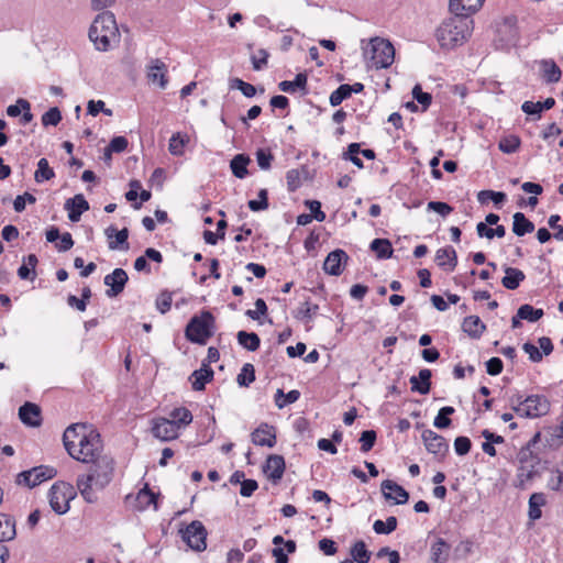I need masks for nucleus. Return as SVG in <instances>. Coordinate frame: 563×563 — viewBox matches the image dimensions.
<instances>
[{"instance_id": "nucleus-1", "label": "nucleus", "mask_w": 563, "mask_h": 563, "mask_svg": "<svg viewBox=\"0 0 563 563\" xmlns=\"http://www.w3.org/2000/svg\"><path fill=\"white\" fill-rule=\"evenodd\" d=\"M114 474V461L109 455H103L91 462L89 472L77 477L76 486L89 504L98 500L97 492L103 490L112 481Z\"/></svg>"}, {"instance_id": "nucleus-2", "label": "nucleus", "mask_w": 563, "mask_h": 563, "mask_svg": "<svg viewBox=\"0 0 563 563\" xmlns=\"http://www.w3.org/2000/svg\"><path fill=\"white\" fill-rule=\"evenodd\" d=\"M472 30L473 20L470 16L454 14L438 27L437 38L442 47L453 48L464 43Z\"/></svg>"}, {"instance_id": "nucleus-3", "label": "nucleus", "mask_w": 563, "mask_h": 563, "mask_svg": "<svg viewBox=\"0 0 563 563\" xmlns=\"http://www.w3.org/2000/svg\"><path fill=\"white\" fill-rule=\"evenodd\" d=\"M88 35L98 51H109L111 41L118 36L114 14L110 11L99 13L92 21Z\"/></svg>"}, {"instance_id": "nucleus-4", "label": "nucleus", "mask_w": 563, "mask_h": 563, "mask_svg": "<svg viewBox=\"0 0 563 563\" xmlns=\"http://www.w3.org/2000/svg\"><path fill=\"white\" fill-rule=\"evenodd\" d=\"M214 317L209 311H202L194 316L188 322L185 335L188 341L197 344H206L213 334Z\"/></svg>"}, {"instance_id": "nucleus-5", "label": "nucleus", "mask_w": 563, "mask_h": 563, "mask_svg": "<svg viewBox=\"0 0 563 563\" xmlns=\"http://www.w3.org/2000/svg\"><path fill=\"white\" fill-rule=\"evenodd\" d=\"M364 55L371 59L373 67L387 68L394 63L395 48L389 41L374 37L364 49Z\"/></svg>"}, {"instance_id": "nucleus-6", "label": "nucleus", "mask_w": 563, "mask_h": 563, "mask_svg": "<svg viewBox=\"0 0 563 563\" xmlns=\"http://www.w3.org/2000/svg\"><path fill=\"white\" fill-rule=\"evenodd\" d=\"M76 496L73 485L66 482L55 483L48 492L51 508L58 515L69 510V501Z\"/></svg>"}, {"instance_id": "nucleus-7", "label": "nucleus", "mask_w": 563, "mask_h": 563, "mask_svg": "<svg viewBox=\"0 0 563 563\" xmlns=\"http://www.w3.org/2000/svg\"><path fill=\"white\" fill-rule=\"evenodd\" d=\"M183 541L194 551L202 552L207 548V530L199 520L191 521L184 529L179 530Z\"/></svg>"}, {"instance_id": "nucleus-8", "label": "nucleus", "mask_w": 563, "mask_h": 563, "mask_svg": "<svg viewBox=\"0 0 563 563\" xmlns=\"http://www.w3.org/2000/svg\"><path fill=\"white\" fill-rule=\"evenodd\" d=\"M102 441L100 433L95 429L90 431V437L86 440V445L82 449H75L69 454L73 459L81 463H91L99 457H102Z\"/></svg>"}, {"instance_id": "nucleus-9", "label": "nucleus", "mask_w": 563, "mask_h": 563, "mask_svg": "<svg viewBox=\"0 0 563 563\" xmlns=\"http://www.w3.org/2000/svg\"><path fill=\"white\" fill-rule=\"evenodd\" d=\"M57 471L48 465L35 466L29 471H23L18 475L16 483L33 488L43 482L55 477Z\"/></svg>"}, {"instance_id": "nucleus-10", "label": "nucleus", "mask_w": 563, "mask_h": 563, "mask_svg": "<svg viewBox=\"0 0 563 563\" xmlns=\"http://www.w3.org/2000/svg\"><path fill=\"white\" fill-rule=\"evenodd\" d=\"M525 407L521 408L520 417L539 418L547 415L550 410V402L543 395H530L525 398Z\"/></svg>"}, {"instance_id": "nucleus-11", "label": "nucleus", "mask_w": 563, "mask_h": 563, "mask_svg": "<svg viewBox=\"0 0 563 563\" xmlns=\"http://www.w3.org/2000/svg\"><path fill=\"white\" fill-rule=\"evenodd\" d=\"M422 441L429 453L443 457L449 451V444L444 437L427 429L421 434Z\"/></svg>"}, {"instance_id": "nucleus-12", "label": "nucleus", "mask_w": 563, "mask_h": 563, "mask_svg": "<svg viewBox=\"0 0 563 563\" xmlns=\"http://www.w3.org/2000/svg\"><path fill=\"white\" fill-rule=\"evenodd\" d=\"M129 280V276L123 268H115L112 273L104 276L103 283L109 289L106 290V295L109 298L119 296L123 290Z\"/></svg>"}, {"instance_id": "nucleus-13", "label": "nucleus", "mask_w": 563, "mask_h": 563, "mask_svg": "<svg viewBox=\"0 0 563 563\" xmlns=\"http://www.w3.org/2000/svg\"><path fill=\"white\" fill-rule=\"evenodd\" d=\"M178 424L175 420L156 418L153 421V435L162 441H170L178 437Z\"/></svg>"}, {"instance_id": "nucleus-14", "label": "nucleus", "mask_w": 563, "mask_h": 563, "mask_svg": "<svg viewBox=\"0 0 563 563\" xmlns=\"http://www.w3.org/2000/svg\"><path fill=\"white\" fill-rule=\"evenodd\" d=\"M91 430H95V428L88 423H73L67 427L63 434V442L67 453L73 454L71 451H75V444L77 445L81 435Z\"/></svg>"}, {"instance_id": "nucleus-15", "label": "nucleus", "mask_w": 563, "mask_h": 563, "mask_svg": "<svg viewBox=\"0 0 563 563\" xmlns=\"http://www.w3.org/2000/svg\"><path fill=\"white\" fill-rule=\"evenodd\" d=\"M166 74L167 66L163 60L158 58L151 59L146 71V76L150 82L157 84L161 89H165L168 84Z\"/></svg>"}, {"instance_id": "nucleus-16", "label": "nucleus", "mask_w": 563, "mask_h": 563, "mask_svg": "<svg viewBox=\"0 0 563 563\" xmlns=\"http://www.w3.org/2000/svg\"><path fill=\"white\" fill-rule=\"evenodd\" d=\"M263 472L273 483L283 478L285 472V459L282 455H269L263 466Z\"/></svg>"}, {"instance_id": "nucleus-17", "label": "nucleus", "mask_w": 563, "mask_h": 563, "mask_svg": "<svg viewBox=\"0 0 563 563\" xmlns=\"http://www.w3.org/2000/svg\"><path fill=\"white\" fill-rule=\"evenodd\" d=\"M349 256L343 250H334L330 252L323 263V269L327 274L339 276L343 272V262L347 261Z\"/></svg>"}, {"instance_id": "nucleus-18", "label": "nucleus", "mask_w": 563, "mask_h": 563, "mask_svg": "<svg viewBox=\"0 0 563 563\" xmlns=\"http://www.w3.org/2000/svg\"><path fill=\"white\" fill-rule=\"evenodd\" d=\"M383 495L386 499H394L396 505H404L409 499L408 492L397 483L386 479L380 485Z\"/></svg>"}, {"instance_id": "nucleus-19", "label": "nucleus", "mask_w": 563, "mask_h": 563, "mask_svg": "<svg viewBox=\"0 0 563 563\" xmlns=\"http://www.w3.org/2000/svg\"><path fill=\"white\" fill-rule=\"evenodd\" d=\"M104 234L109 240L108 247L110 250H129V230L126 228L118 231L113 225H110L104 230Z\"/></svg>"}, {"instance_id": "nucleus-20", "label": "nucleus", "mask_w": 563, "mask_h": 563, "mask_svg": "<svg viewBox=\"0 0 563 563\" xmlns=\"http://www.w3.org/2000/svg\"><path fill=\"white\" fill-rule=\"evenodd\" d=\"M252 442L255 445L273 448L276 444V433L273 426L262 423L252 433Z\"/></svg>"}, {"instance_id": "nucleus-21", "label": "nucleus", "mask_w": 563, "mask_h": 563, "mask_svg": "<svg viewBox=\"0 0 563 563\" xmlns=\"http://www.w3.org/2000/svg\"><path fill=\"white\" fill-rule=\"evenodd\" d=\"M65 209L68 211V219L71 222H78L81 214L89 209V203L82 195H76L65 202Z\"/></svg>"}, {"instance_id": "nucleus-22", "label": "nucleus", "mask_w": 563, "mask_h": 563, "mask_svg": "<svg viewBox=\"0 0 563 563\" xmlns=\"http://www.w3.org/2000/svg\"><path fill=\"white\" fill-rule=\"evenodd\" d=\"M19 418L29 427H38L41 424V408L27 401L19 408Z\"/></svg>"}, {"instance_id": "nucleus-23", "label": "nucleus", "mask_w": 563, "mask_h": 563, "mask_svg": "<svg viewBox=\"0 0 563 563\" xmlns=\"http://www.w3.org/2000/svg\"><path fill=\"white\" fill-rule=\"evenodd\" d=\"M213 375V369L203 362L201 367L194 371L189 377L192 389L196 391L203 390L206 384L212 380Z\"/></svg>"}, {"instance_id": "nucleus-24", "label": "nucleus", "mask_w": 563, "mask_h": 563, "mask_svg": "<svg viewBox=\"0 0 563 563\" xmlns=\"http://www.w3.org/2000/svg\"><path fill=\"white\" fill-rule=\"evenodd\" d=\"M484 0H450V10L453 14L470 16L479 10Z\"/></svg>"}, {"instance_id": "nucleus-25", "label": "nucleus", "mask_w": 563, "mask_h": 563, "mask_svg": "<svg viewBox=\"0 0 563 563\" xmlns=\"http://www.w3.org/2000/svg\"><path fill=\"white\" fill-rule=\"evenodd\" d=\"M431 376L432 373L430 369H420L418 376H411L409 379L411 384V390L421 395H427L431 388Z\"/></svg>"}, {"instance_id": "nucleus-26", "label": "nucleus", "mask_w": 563, "mask_h": 563, "mask_svg": "<svg viewBox=\"0 0 563 563\" xmlns=\"http://www.w3.org/2000/svg\"><path fill=\"white\" fill-rule=\"evenodd\" d=\"M540 464L519 465L516 475V486L525 489L527 484L539 475L538 466Z\"/></svg>"}, {"instance_id": "nucleus-27", "label": "nucleus", "mask_w": 563, "mask_h": 563, "mask_svg": "<svg viewBox=\"0 0 563 563\" xmlns=\"http://www.w3.org/2000/svg\"><path fill=\"white\" fill-rule=\"evenodd\" d=\"M435 262L440 267L453 271L457 265V255L452 246L439 249L435 253Z\"/></svg>"}, {"instance_id": "nucleus-28", "label": "nucleus", "mask_w": 563, "mask_h": 563, "mask_svg": "<svg viewBox=\"0 0 563 563\" xmlns=\"http://www.w3.org/2000/svg\"><path fill=\"white\" fill-rule=\"evenodd\" d=\"M462 330L473 339H479L486 330L485 323L477 316H468L462 322Z\"/></svg>"}, {"instance_id": "nucleus-29", "label": "nucleus", "mask_w": 563, "mask_h": 563, "mask_svg": "<svg viewBox=\"0 0 563 563\" xmlns=\"http://www.w3.org/2000/svg\"><path fill=\"white\" fill-rule=\"evenodd\" d=\"M505 276L501 279V284L506 289L515 290L517 289L521 282L525 280L526 275L525 273L515 267H506L505 268Z\"/></svg>"}, {"instance_id": "nucleus-30", "label": "nucleus", "mask_w": 563, "mask_h": 563, "mask_svg": "<svg viewBox=\"0 0 563 563\" xmlns=\"http://www.w3.org/2000/svg\"><path fill=\"white\" fill-rule=\"evenodd\" d=\"M38 260L35 254H29L23 258V264L18 269V276L23 280H34L36 277L35 267Z\"/></svg>"}, {"instance_id": "nucleus-31", "label": "nucleus", "mask_w": 563, "mask_h": 563, "mask_svg": "<svg viewBox=\"0 0 563 563\" xmlns=\"http://www.w3.org/2000/svg\"><path fill=\"white\" fill-rule=\"evenodd\" d=\"M512 232L517 236H523L534 231V224L522 212H516L512 217Z\"/></svg>"}, {"instance_id": "nucleus-32", "label": "nucleus", "mask_w": 563, "mask_h": 563, "mask_svg": "<svg viewBox=\"0 0 563 563\" xmlns=\"http://www.w3.org/2000/svg\"><path fill=\"white\" fill-rule=\"evenodd\" d=\"M542 78L550 84L558 82L561 79L562 71L552 59H543L540 63Z\"/></svg>"}, {"instance_id": "nucleus-33", "label": "nucleus", "mask_w": 563, "mask_h": 563, "mask_svg": "<svg viewBox=\"0 0 563 563\" xmlns=\"http://www.w3.org/2000/svg\"><path fill=\"white\" fill-rule=\"evenodd\" d=\"M15 534L14 519L7 514H0V542L10 541Z\"/></svg>"}, {"instance_id": "nucleus-34", "label": "nucleus", "mask_w": 563, "mask_h": 563, "mask_svg": "<svg viewBox=\"0 0 563 563\" xmlns=\"http://www.w3.org/2000/svg\"><path fill=\"white\" fill-rule=\"evenodd\" d=\"M308 77L305 73H299L296 75L292 81L283 80L278 84L279 90L288 93L295 92L297 89L306 92Z\"/></svg>"}, {"instance_id": "nucleus-35", "label": "nucleus", "mask_w": 563, "mask_h": 563, "mask_svg": "<svg viewBox=\"0 0 563 563\" xmlns=\"http://www.w3.org/2000/svg\"><path fill=\"white\" fill-rule=\"evenodd\" d=\"M250 163V157L245 154L235 155L230 162V168L232 174L240 179H243L247 176V165Z\"/></svg>"}, {"instance_id": "nucleus-36", "label": "nucleus", "mask_w": 563, "mask_h": 563, "mask_svg": "<svg viewBox=\"0 0 563 563\" xmlns=\"http://www.w3.org/2000/svg\"><path fill=\"white\" fill-rule=\"evenodd\" d=\"M545 495L543 493H533L529 498V519L536 521L541 518V507L545 505Z\"/></svg>"}, {"instance_id": "nucleus-37", "label": "nucleus", "mask_w": 563, "mask_h": 563, "mask_svg": "<svg viewBox=\"0 0 563 563\" xmlns=\"http://www.w3.org/2000/svg\"><path fill=\"white\" fill-rule=\"evenodd\" d=\"M554 104H555V100L550 97V98H547L542 102L541 101H538V102L525 101L521 106V110L529 115H533V114L540 115V113L543 110H550L554 107Z\"/></svg>"}, {"instance_id": "nucleus-38", "label": "nucleus", "mask_w": 563, "mask_h": 563, "mask_svg": "<svg viewBox=\"0 0 563 563\" xmlns=\"http://www.w3.org/2000/svg\"><path fill=\"white\" fill-rule=\"evenodd\" d=\"M369 249L376 253L379 260L390 258L394 250L391 243L387 239H375L372 241Z\"/></svg>"}, {"instance_id": "nucleus-39", "label": "nucleus", "mask_w": 563, "mask_h": 563, "mask_svg": "<svg viewBox=\"0 0 563 563\" xmlns=\"http://www.w3.org/2000/svg\"><path fill=\"white\" fill-rule=\"evenodd\" d=\"M516 22H517L516 18H514V16L506 18L503 25L498 29L499 33L506 34V38H505L506 44H515L519 38V33H518V29L516 26Z\"/></svg>"}, {"instance_id": "nucleus-40", "label": "nucleus", "mask_w": 563, "mask_h": 563, "mask_svg": "<svg viewBox=\"0 0 563 563\" xmlns=\"http://www.w3.org/2000/svg\"><path fill=\"white\" fill-rule=\"evenodd\" d=\"M236 339L240 345L251 352L256 351L261 344L260 336L255 332L239 331Z\"/></svg>"}, {"instance_id": "nucleus-41", "label": "nucleus", "mask_w": 563, "mask_h": 563, "mask_svg": "<svg viewBox=\"0 0 563 563\" xmlns=\"http://www.w3.org/2000/svg\"><path fill=\"white\" fill-rule=\"evenodd\" d=\"M450 545L441 538H439L431 547V562L444 563L448 559Z\"/></svg>"}, {"instance_id": "nucleus-42", "label": "nucleus", "mask_w": 563, "mask_h": 563, "mask_svg": "<svg viewBox=\"0 0 563 563\" xmlns=\"http://www.w3.org/2000/svg\"><path fill=\"white\" fill-rule=\"evenodd\" d=\"M350 554L352 556L351 560H353V563H367L372 555L371 551L367 550L365 542L362 540L356 541L352 545Z\"/></svg>"}, {"instance_id": "nucleus-43", "label": "nucleus", "mask_w": 563, "mask_h": 563, "mask_svg": "<svg viewBox=\"0 0 563 563\" xmlns=\"http://www.w3.org/2000/svg\"><path fill=\"white\" fill-rule=\"evenodd\" d=\"M517 311L519 318H521L522 320H527L529 322H537L544 314L542 309L534 308L529 303L520 306Z\"/></svg>"}, {"instance_id": "nucleus-44", "label": "nucleus", "mask_w": 563, "mask_h": 563, "mask_svg": "<svg viewBox=\"0 0 563 563\" xmlns=\"http://www.w3.org/2000/svg\"><path fill=\"white\" fill-rule=\"evenodd\" d=\"M55 177V173L53 168L49 167L48 161L46 158H41L37 162V169L34 174V179L36 183H43L46 180H51Z\"/></svg>"}, {"instance_id": "nucleus-45", "label": "nucleus", "mask_w": 563, "mask_h": 563, "mask_svg": "<svg viewBox=\"0 0 563 563\" xmlns=\"http://www.w3.org/2000/svg\"><path fill=\"white\" fill-rule=\"evenodd\" d=\"M300 398V393L297 389H292L287 394H284L283 389H277L275 394V404L282 409L287 405L296 402Z\"/></svg>"}, {"instance_id": "nucleus-46", "label": "nucleus", "mask_w": 563, "mask_h": 563, "mask_svg": "<svg viewBox=\"0 0 563 563\" xmlns=\"http://www.w3.org/2000/svg\"><path fill=\"white\" fill-rule=\"evenodd\" d=\"M255 380V368L251 363H245L238 374L236 383L241 387H249Z\"/></svg>"}, {"instance_id": "nucleus-47", "label": "nucleus", "mask_w": 563, "mask_h": 563, "mask_svg": "<svg viewBox=\"0 0 563 563\" xmlns=\"http://www.w3.org/2000/svg\"><path fill=\"white\" fill-rule=\"evenodd\" d=\"M455 412V409L451 406L442 407L434 418L433 426L438 429H446L451 426V415Z\"/></svg>"}, {"instance_id": "nucleus-48", "label": "nucleus", "mask_w": 563, "mask_h": 563, "mask_svg": "<svg viewBox=\"0 0 563 563\" xmlns=\"http://www.w3.org/2000/svg\"><path fill=\"white\" fill-rule=\"evenodd\" d=\"M169 416H170L169 420H175L177 422L178 429L180 427H186V426L190 424L192 421L191 412L185 407H179V408L173 409Z\"/></svg>"}, {"instance_id": "nucleus-49", "label": "nucleus", "mask_w": 563, "mask_h": 563, "mask_svg": "<svg viewBox=\"0 0 563 563\" xmlns=\"http://www.w3.org/2000/svg\"><path fill=\"white\" fill-rule=\"evenodd\" d=\"M397 523V518L390 516L386 519V521L376 520L373 525V529L377 534H389L396 530Z\"/></svg>"}, {"instance_id": "nucleus-50", "label": "nucleus", "mask_w": 563, "mask_h": 563, "mask_svg": "<svg viewBox=\"0 0 563 563\" xmlns=\"http://www.w3.org/2000/svg\"><path fill=\"white\" fill-rule=\"evenodd\" d=\"M230 88L240 90L246 98H252L256 95L257 89L252 84H249L240 78L230 79Z\"/></svg>"}, {"instance_id": "nucleus-51", "label": "nucleus", "mask_w": 563, "mask_h": 563, "mask_svg": "<svg viewBox=\"0 0 563 563\" xmlns=\"http://www.w3.org/2000/svg\"><path fill=\"white\" fill-rule=\"evenodd\" d=\"M520 139L516 135H507L499 141L498 147L503 153L512 154L520 147Z\"/></svg>"}, {"instance_id": "nucleus-52", "label": "nucleus", "mask_w": 563, "mask_h": 563, "mask_svg": "<svg viewBox=\"0 0 563 563\" xmlns=\"http://www.w3.org/2000/svg\"><path fill=\"white\" fill-rule=\"evenodd\" d=\"M350 97H351L350 85L343 84V85H340L330 95L329 101L332 107H336V106L341 104L345 99H349Z\"/></svg>"}, {"instance_id": "nucleus-53", "label": "nucleus", "mask_w": 563, "mask_h": 563, "mask_svg": "<svg viewBox=\"0 0 563 563\" xmlns=\"http://www.w3.org/2000/svg\"><path fill=\"white\" fill-rule=\"evenodd\" d=\"M517 460L519 465L540 464V459L531 451L530 443L521 448L517 455Z\"/></svg>"}, {"instance_id": "nucleus-54", "label": "nucleus", "mask_w": 563, "mask_h": 563, "mask_svg": "<svg viewBox=\"0 0 563 563\" xmlns=\"http://www.w3.org/2000/svg\"><path fill=\"white\" fill-rule=\"evenodd\" d=\"M249 208L254 211H263L268 208V192L266 189H261L258 191V199L250 200L247 202Z\"/></svg>"}, {"instance_id": "nucleus-55", "label": "nucleus", "mask_w": 563, "mask_h": 563, "mask_svg": "<svg viewBox=\"0 0 563 563\" xmlns=\"http://www.w3.org/2000/svg\"><path fill=\"white\" fill-rule=\"evenodd\" d=\"M376 431L374 430H365L361 433L360 437V443H361V451L366 453L373 449L376 442Z\"/></svg>"}, {"instance_id": "nucleus-56", "label": "nucleus", "mask_w": 563, "mask_h": 563, "mask_svg": "<svg viewBox=\"0 0 563 563\" xmlns=\"http://www.w3.org/2000/svg\"><path fill=\"white\" fill-rule=\"evenodd\" d=\"M172 301H173L172 292L168 291V290H164L156 298V302H155L156 309L161 313L164 314V313H166L167 311L170 310Z\"/></svg>"}, {"instance_id": "nucleus-57", "label": "nucleus", "mask_w": 563, "mask_h": 563, "mask_svg": "<svg viewBox=\"0 0 563 563\" xmlns=\"http://www.w3.org/2000/svg\"><path fill=\"white\" fill-rule=\"evenodd\" d=\"M136 500L141 508H146L152 504L156 506V495L147 486L139 492Z\"/></svg>"}, {"instance_id": "nucleus-58", "label": "nucleus", "mask_w": 563, "mask_h": 563, "mask_svg": "<svg viewBox=\"0 0 563 563\" xmlns=\"http://www.w3.org/2000/svg\"><path fill=\"white\" fill-rule=\"evenodd\" d=\"M256 162L261 169L267 170L271 168L272 161L274 159L273 154L269 150L258 148L255 153Z\"/></svg>"}, {"instance_id": "nucleus-59", "label": "nucleus", "mask_w": 563, "mask_h": 563, "mask_svg": "<svg viewBox=\"0 0 563 563\" xmlns=\"http://www.w3.org/2000/svg\"><path fill=\"white\" fill-rule=\"evenodd\" d=\"M412 97L417 102L422 106L423 110H427L432 101V96L429 92L422 91L420 85H416L412 89Z\"/></svg>"}, {"instance_id": "nucleus-60", "label": "nucleus", "mask_w": 563, "mask_h": 563, "mask_svg": "<svg viewBox=\"0 0 563 563\" xmlns=\"http://www.w3.org/2000/svg\"><path fill=\"white\" fill-rule=\"evenodd\" d=\"M548 488L553 492H563V472L560 470L551 471Z\"/></svg>"}, {"instance_id": "nucleus-61", "label": "nucleus", "mask_w": 563, "mask_h": 563, "mask_svg": "<svg viewBox=\"0 0 563 563\" xmlns=\"http://www.w3.org/2000/svg\"><path fill=\"white\" fill-rule=\"evenodd\" d=\"M62 121V113L58 108H51L42 115L43 125H57Z\"/></svg>"}, {"instance_id": "nucleus-62", "label": "nucleus", "mask_w": 563, "mask_h": 563, "mask_svg": "<svg viewBox=\"0 0 563 563\" xmlns=\"http://www.w3.org/2000/svg\"><path fill=\"white\" fill-rule=\"evenodd\" d=\"M268 52L264 48L257 51L256 54L251 56V62L254 70H261L267 65Z\"/></svg>"}, {"instance_id": "nucleus-63", "label": "nucleus", "mask_w": 563, "mask_h": 563, "mask_svg": "<svg viewBox=\"0 0 563 563\" xmlns=\"http://www.w3.org/2000/svg\"><path fill=\"white\" fill-rule=\"evenodd\" d=\"M185 141L179 133L173 134L169 139L168 151L172 155H181L184 153Z\"/></svg>"}, {"instance_id": "nucleus-64", "label": "nucleus", "mask_w": 563, "mask_h": 563, "mask_svg": "<svg viewBox=\"0 0 563 563\" xmlns=\"http://www.w3.org/2000/svg\"><path fill=\"white\" fill-rule=\"evenodd\" d=\"M319 309V306L318 305H312L310 303L309 301H305L303 303H301V306L298 308V311H297V314L296 317L297 318H300V319H311L313 314L317 313Z\"/></svg>"}]
</instances>
